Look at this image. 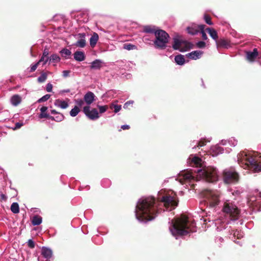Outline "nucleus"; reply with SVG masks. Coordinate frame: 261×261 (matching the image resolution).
Returning <instances> with one entry per match:
<instances>
[{
    "label": "nucleus",
    "instance_id": "obj_1",
    "mask_svg": "<svg viewBox=\"0 0 261 261\" xmlns=\"http://www.w3.org/2000/svg\"><path fill=\"white\" fill-rule=\"evenodd\" d=\"M158 199L160 202L156 201L154 197H148L139 199L137 203L135 211L136 219L141 223L153 220L158 213H160V204H163L168 211L174 209L178 205V200L175 193L165 194L159 195Z\"/></svg>",
    "mask_w": 261,
    "mask_h": 261
},
{
    "label": "nucleus",
    "instance_id": "obj_2",
    "mask_svg": "<svg viewBox=\"0 0 261 261\" xmlns=\"http://www.w3.org/2000/svg\"><path fill=\"white\" fill-rule=\"evenodd\" d=\"M188 163L190 166L198 169L194 172L189 170L181 172L177 179L181 185L185 182L191 183L194 180H203L208 182H214L218 180L217 170L213 167H206L199 157L191 154L188 159Z\"/></svg>",
    "mask_w": 261,
    "mask_h": 261
},
{
    "label": "nucleus",
    "instance_id": "obj_3",
    "mask_svg": "<svg viewBox=\"0 0 261 261\" xmlns=\"http://www.w3.org/2000/svg\"><path fill=\"white\" fill-rule=\"evenodd\" d=\"M169 228L172 235L176 239L179 237L196 231L195 221L185 216H182L174 221L172 220Z\"/></svg>",
    "mask_w": 261,
    "mask_h": 261
},
{
    "label": "nucleus",
    "instance_id": "obj_4",
    "mask_svg": "<svg viewBox=\"0 0 261 261\" xmlns=\"http://www.w3.org/2000/svg\"><path fill=\"white\" fill-rule=\"evenodd\" d=\"M238 164L244 168H249L254 172L261 171V155L258 152L243 151L237 156Z\"/></svg>",
    "mask_w": 261,
    "mask_h": 261
},
{
    "label": "nucleus",
    "instance_id": "obj_5",
    "mask_svg": "<svg viewBox=\"0 0 261 261\" xmlns=\"http://www.w3.org/2000/svg\"><path fill=\"white\" fill-rule=\"evenodd\" d=\"M221 212L225 217V220L223 222L224 226H220V228L225 229L226 225L237 220L240 215V211L234 202L229 199H223L222 201L221 206Z\"/></svg>",
    "mask_w": 261,
    "mask_h": 261
},
{
    "label": "nucleus",
    "instance_id": "obj_6",
    "mask_svg": "<svg viewBox=\"0 0 261 261\" xmlns=\"http://www.w3.org/2000/svg\"><path fill=\"white\" fill-rule=\"evenodd\" d=\"M203 202L207 207L217 211L221 208L220 193L217 190H205L202 192Z\"/></svg>",
    "mask_w": 261,
    "mask_h": 261
},
{
    "label": "nucleus",
    "instance_id": "obj_7",
    "mask_svg": "<svg viewBox=\"0 0 261 261\" xmlns=\"http://www.w3.org/2000/svg\"><path fill=\"white\" fill-rule=\"evenodd\" d=\"M155 39L153 41L155 48L160 49H165L169 41V34L163 30L158 29L155 32Z\"/></svg>",
    "mask_w": 261,
    "mask_h": 261
},
{
    "label": "nucleus",
    "instance_id": "obj_8",
    "mask_svg": "<svg viewBox=\"0 0 261 261\" xmlns=\"http://www.w3.org/2000/svg\"><path fill=\"white\" fill-rule=\"evenodd\" d=\"M239 174L234 168H226L223 171L222 178L225 184H234L239 180Z\"/></svg>",
    "mask_w": 261,
    "mask_h": 261
},
{
    "label": "nucleus",
    "instance_id": "obj_9",
    "mask_svg": "<svg viewBox=\"0 0 261 261\" xmlns=\"http://www.w3.org/2000/svg\"><path fill=\"white\" fill-rule=\"evenodd\" d=\"M172 47L174 50H178L181 52H184L190 48V45L187 42L184 41L178 38H174Z\"/></svg>",
    "mask_w": 261,
    "mask_h": 261
},
{
    "label": "nucleus",
    "instance_id": "obj_10",
    "mask_svg": "<svg viewBox=\"0 0 261 261\" xmlns=\"http://www.w3.org/2000/svg\"><path fill=\"white\" fill-rule=\"evenodd\" d=\"M83 112L85 115L90 119L95 120L99 118V115L97 110L96 109L90 110L89 106L84 107Z\"/></svg>",
    "mask_w": 261,
    "mask_h": 261
},
{
    "label": "nucleus",
    "instance_id": "obj_11",
    "mask_svg": "<svg viewBox=\"0 0 261 261\" xmlns=\"http://www.w3.org/2000/svg\"><path fill=\"white\" fill-rule=\"evenodd\" d=\"M75 37L78 39V40L74 43V45L81 48L84 47L86 45V34L85 33H78L75 35Z\"/></svg>",
    "mask_w": 261,
    "mask_h": 261
},
{
    "label": "nucleus",
    "instance_id": "obj_12",
    "mask_svg": "<svg viewBox=\"0 0 261 261\" xmlns=\"http://www.w3.org/2000/svg\"><path fill=\"white\" fill-rule=\"evenodd\" d=\"M41 254L45 259H50L53 255V252L51 248L43 246L41 248Z\"/></svg>",
    "mask_w": 261,
    "mask_h": 261
},
{
    "label": "nucleus",
    "instance_id": "obj_13",
    "mask_svg": "<svg viewBox=\"0 0 261 261\" xmlns=\"http://www.w3.org/2000/svg\"><path fill=\"white\" fill-rule=\"evenodd\" d=\"M203 54V52L202 51L194 50L187 54L186 55V56L187 57L190 59L196 60L200 59L201 57Z\"/></svg>",
    "mask_w": 261,
    "mask_h": 261
},
{
    "label": "nucleus",
    "instance_id": "obj_14",
    "mask_svg": "<svg viewBox=\"0 0 261 261\" xmlns=\"http://www.w3.org/2000/svg\"><path fill=\"white\" fill-rule=\"evenodd\" d=\"M95 95L91 91L87 92L84 96V100L85 102L89 106L94 101H95Z\"/></svg>",
    "mask_w": 261,
    "mask_h": 261
},
{
    "label": "nucleus",
    "instance_id": "obj_15",
    "mask_svg": "<svg viewBox=\"0 0 261 261\" xmlns=\"http://www.w3.org/2000/svg\"><path fill=\"white\" fill-rule=\"evenodd\" d=\"M257 49L254 48L252 51L246 52V58L249 62H253L258 56Z\"/></svg>",
    "mask_w": 261,
    "mask_h": 261
},
{
    "label": "nucleus",
    "instance_id": "obj_16",
    "mask_svg": "<svg viewBox=\"0 0 261 261\" xmlns=\"http://www.w3.org/2000/svg\"><path fill=\"white\" fill-rule=\"evenodd\" d=\"M187 30L189 34L195 35L200 32L199 25L193 24L191 26L187 27Z\"/></svg>",
    "mask_w": 261,
    "mask_h": 261
},
{
    "label": "nucleus",
    "instance_id": "obj_17",
    "mask_svg": "<svg viewBox=\"0 0 261 261\" xmlns=\"http://www.w3.org/2000/svg\"><path fill=\"white\" fill-rule=\"evenodd\" d=\"M211 150L213 152L212 155L213 156H217L219 154L222 153L224 152L223 148L221 147L219 144L212 147Z\"/></svg>",
    "mask_w": 261,
    "mask_h": 261
},
{
    "label": "nucleus",
    "instance_id": "obj_18",
    "mask_svg": "<svg viewBox=\"0 0 261 261\" xmlns=\"http://www.w3.org/2000/svg\"><path fill=\"white\" fill-rule=\"evenodd\" d=\"M47 110V107L43 106L41 108L40 111L41 113L39 115V117L41 119L42 118H48V119H53V116H50L48 114L46 113V111Z\"/></svg>",
    "mask_w": 261,
    "mask_h": 261
},
{
    "label": "nucleus",
    "instance_id": "obj_19",
    "mask_svg": "<svg viewBox=\"0 0 261 261\" xmlns=\"http://www.w3.org/2000/svg\"><path fill=\"white\" fill-rule=\"evenodd\" d=\"M74 59L79 62H81L85 59V55L83 51L77 50L74 53Z\"/></svg>",
    "mask_w": 261,
    "mask_h": 261
},
{
    "label": "nucleus",
    "instance_id": "obj_20",
    "mask_svg": "<svg viewBox=\"0 0 261 261\" xmlns=\"http://www.w3.org/2000/svg\"><path fill=\"white\" fill-rule=\"evenodd\" d=\"M54 104L56 107L63 109H65L69 106L68 103L66 101L63 100H60L59 99H56Z\"/></svg>",
    "mask_w": 261,
    "mask_h": 261
},
{
    "label": "nucleus",
    "instance_id": "obj_21",
    "mask_svg": "<svg viewBox=\"0 0 261 261\" xmlns=\"http://www.w3.org/2000/svg\"><path fill=\"white\" fill-rule=\"evenodd\" d=\"M102 61L99 59L93 61L90 65V68L92 69L99 70L102 67Z\"/></svg>",
    "mask_w": 261,
    "mask_h": 261
},
{
    "label": "nucleus",
    "instance_id": "obj_22",
    "mask_svg": "<svg viewBox=\"0 0 261 261\" xmlns=\"http://www.w3.org/2000/svg\"><path fill=\"white\" fill-rule=\"evenodd\" d=\"M206 144L205 140H201L199 141H193L190 144V146L192 147L193 149L196 148V147H198L199 148L201 147L204 146Z\"/></svg>",
    "mask_w": 261,
    "mask_h": 261
},
{
    "label": "nucleus",
    "instance_id": "obj_23",
    "mask_svg": "<svg viewBox=\"0 0 261 261\" xmlns=\"http://www.w3.org/2000/svg\"><path fill=\"white\" fill-rule=\"evenodd\" d=\"M99 39V36L97 33L94 32L90 38L89 42L90 45L92 47H94Z\"/></svg>",
    "mask_w": 261,
    "mask_h": 261
},
{
    "label": "nucleus",
    "instance_id": "obj_24",
    "mask_svg": "<svg viewBox=\"0 0 261 261\" xmlns=\"http://www.w3.org/2000/svg\"><path fill=\"white\" fill-rule=\"evenodd\" d=\"M143 32L146 33L153 34L155 35L157 30H156L155 26L145 25L143 27Z\"/></svg>",
    "mask_w": 261,
    "mask_h": 261
},
{
    "label": "nucleus",
    "instance_id": "obj_25",
    "mask_svg": "<svg viewBox=\"0 0 261 261\" xmlns=\"http://www.w3.org/2000/svg\"><path fill=\"white\" fill-rule=\"evenodd\" d=\"M60 57L57 54H53L49 58H47L43 63V65L46 64V63L49 61V62L57 63L60 61Z\"/></svg>",
    "mask_w": 261,
    "mask_h": 261
},
{
    "label": "nucleus",
    "instance_id": "obj_26",
    "mask_svg": "<svg viewBox=\"0 0 261 261\" xmlns=\"http://www.w3.org/2000/svg\"><path fill=\"white\" fill-rule=\"evenodd\" d=\"M174 60L175 63L179 65H183L185 63L184 56L180 54L175 56Z\"/></svg>",
    "mask_w": 261,
    "mask_h": 261
},
{
    "label": "nucleus",
    "instance_id": "obj_27",
    "mask_svg": "<svg viewBox=\"0 0 261 261\" xmlns=\"http://www.w3.org/2000/svg\"><path fill=\"white\" fill-rule=\"evenodd\" d=\"M21 102V97L18 95H14L11 98V103L14 106H18Z\"/></svg>",
    "mask_w": 261,
    "mask_h": 261
},
{
    "label": "nucleus",
    "instance_id": "obj_28",
    "mask_svg": "<svg viewBox=\"0 0 261 261\" xmlns=\"http://www.w3.org/2000/svg\"><path fill=\"white\" fill-rule=\"evenodd\" d=\"M60 53L61 54V56L66 59H69L71 55V51L66 48L62 49L60 51Z\"/></svg>",
    "mask_w": 261,
    "mask_h": 261
},
{
    "label": "nucleus",
    "instance_id": "obj_29",
    "mask_svg": "<svg viewBox=\"0 0 261 261\" xmlns=\"http://www.w3.org/2000/svg\"><path fill=\"white\" fill-rule=\"evenodd\" d=\"M42 222V217L40 216L35 215L34 216L32 220V224L34 226H37L40 225Z\"/></svg>",
    "mask_w": 261,
    "mask_h": 261
},
{
    "label": "nucleus",
    "instance_id": "obj_30",
    "mask_svg": "<svg viewBox=\"0 0 261 261\" xmlns=\"http://www.w3.org/2000/svg\"><path fill=\"white\" fill-rule=\"evenodd\" d=\"M206 31L210 34V36L215 40H217L218 39V35L217 32L213 29L208 28L206 29Z\"/></svg>",
    "mask_w": 261,
    "mask_h": 261
},
{
    "label": "nucleus",
    "instance_id": "obj_31",
    "mask_svg": "<svg viewBox=\"0 0 261 261\" xmlns=\"http://www.w3.org/2000/svg\"><path fill=\"white\" fill-rule=\"evenodd\" d=\"M117 102V101H116L115 102H113L110 105V108L111 109H114V111L115 113L119 112L121 110V106L115 103Z\"/></svg>",
    "mask_w": 261,
    "mask_h": 261
},
{
    "label": "nucleus",
    "instance_id": "obj_32",
    "mask_svg": "<svg viewBox=\"0 0 261 261\" xmlns=\"http://www.w3.org/2000/svg\"><path fill=\"white\" fill-rule=\"evenodd\" d=\"M11 211L14 214H18L19 212V207L18 203L13 202L11 205Z\"/></svg>",
    "mask_w": 261,
    "mask_h": 261
},
{
    "label": "nucleus",
    "instance_id": "obj_33",
    "mask_svg": "<svg viewBox=\"0 0 261 261\" xmlns=\"http://www.w3.org/2000/svg\"><path fill=\"white\" fill-rule=\"evenodd\" d=\"M80 112V110L78 106H75L73 109L70 111V115L71 117H75Z\"/></svg>",
    "mask_w": 261,
    "mask_h": 261
},
{
    "label": "nucleus",
    "instance_id": "obj_34",
    "mask_svg": "<svg viewBox=\"0 0 261 261\" xmlns=\"http://www.w3.org/2000/svg\"><path fill=\"white\" fill-rule=\"evenodd\" d=\"M219 45L223 47L228 48L230 47L229 42L225 39H220L219 41Z\"/></svg>",
    "mask_w": 261,
    "mask_h": 261
},
{
    "label": "nucleus",
    "instance_id": "obj_35",
    "mask_svg": "<svg viewBox=\"0 0 261 261\" xmlns=\"http://www.w3.org/2000/svg\"><path fill=\"white\" fill-rule=\"evenodd\" d=\"M204 28H205V25L199 24V29H200V32L202 35V38L203 40H207V35H206L205 32H204Z\"/></svg>",
    "mask_w": 261,
    "mask_h": 261
},
{
    "label": "nucleus",
    "instance_id": "obj_36",
    "mask_svg": "<svg viewBox=\"0 0 261 261\" xmlns=\"http://www.w3.org/2000/svg\"><path fill=\"white\" fill-rule=\"evenodd\" d=\"M230 234H233L234 238L237 237L238 239H240L243 237L242 233L238 230H231Z\"/></svg>",
    "mask_w": 261,
    "mask_h": 261
},
{
    "label": "nucleus",
    "instance_id": "obj_37",
    "mask_svg": "<svg viewBox=\"0 0 261 261\" xmlns=\"http://www.w3.org/2000/svg\"><path fill=\"white\" fill-rule=\"evenodd\" d=\"M123 48L126 50H130L136 49L137 46L130 43H127L124 44Z\"/></svg>",
    "mask_w": 261,
    "mask_h": 261
},
{
    "label": "nucleus",
    "instance_id": "obj_38",
    "mask_svg": "<svg viewBox=\"0 0 261 261\" xmlns=\"http://www.w3.org/2000/svg\"><path fill=\"white\" fill-rule=\"evenodd\" d=\"M64 119V115L61 113H58V116L54 117H53V119H50L52 120H55L57 122H60L62 121Z\"/></svg>",
    "mask_w": 261,
    "mask_h": 261
},
{
    "label": "nucleus",
    "instance_id": "obj_39",
    "mask_svg": "<svg viewBox=\"0 0 261 261\" xmlns=\"http://www.w3.org/2000/svg\"><path fill=\"white\" fill-rule=\"evenodd\" d=\"M238 141L233 137L228 140V144L231 146L234 147L237 145Z\"/></svg>",
    "mask_w": 261,
    "mask_h": 261
},
{
    "label": "nucleus",
    "instance_id": "obj_40",
    "mask_svg": "<svg viewBox=\"0 0 261 261\" xmlns=\"http://www.w3.org/2000/svg\"><path fill=\"white\" fill-rule=\"evenodd\" d=\"M47 79V75L45 73H42L40 76L38 77V82L39 83L44 82Z\"/></svg>",
    "mask_w": 261,
    "mask_h": 261
},
{
    "label": "nucleus",
    "instance_id": "obj_41",
    "mask_svg": "<svg viewBox=\"0 0 261 261\" xmlns=\"http://www.w3.org/2000/svg\"><path fill=\"white\" fill-rule=\"evenodd\" d=\"M204 20L205 21V22L208 25H212L213 23L211 20V17L207 15V14H204Z\"/></svg>",
    "mask_w": 261,
    "mask_h": 261
},
{
    "label": "nucleus",
    "instance_id": "obj_42",
    "mask_svg": "<svg viewBox=\"0 0 261 261\" xmlns=\"http://www.w3.org/2000/svg\"><path fill=\"white\" fill-rule=\"evenodd\" d=\"M50 97V95L49 94H46L42 96L41 98H39L38 100V102H42L47 101Z\"/></svg>",
    "mask_w": 261,
    "mask_h": 261
},
{
    "label": "nucleus",
    "instance_id": "obj_43",
    "mask_svg": "<svg viewBox=\"0 0 261 261\" xmlns=\"http://www.w3.org/2000/svg\"><path fill=\"white\" fill-rule=\"evenodd\" d=\"M101 184L104 187H108L111 184V181L108 179H105L102 180Z\"/></svg>",
    "mask_w": 261,
    "mask_h": 261
},
{
    "label": "nucleus",
    "instance_id": "obj_44",
    "mask_svg": "<svg viewBox=\"0 0 261 261\" xmlns=\"http://www.w3.org/2000/svg\"><path fill=\"white\" fill-rule=\"evenodd\" d=\"M197 47L199 48H203L205 47L206 44L203 41H199L196 44Z\"/></svg>",
    "mask_w": 261,
    "mask_h": 261
},
{
    "label": "nucleus",
    "instance_id": "obj_45",
    "mask_svg": "<svg viewBox=\"0 0 261 261\" xmlns=\"http://www.w3.org/2000/svg\"><path fill=\"white\" fill-rule=\"evenodd\" d=\"M98 108L99 109V111L100 113H103L107 111L108 109V106H98Z\"/></svg>",
    "mask_w": 261,
    "mask_h": 261
},
{
    "label": "nucleus",
    "instance_id": "obj_46",
    "mask_svg": "<svg viewBox=\"0 0 261 261\" xmlns=\"http://www.w3.org/2000/svg\"><path fill=\"white\" fill-rule=\"evenodd\" d=\"M24 125V123L22 122H18L15 123V127L13 128V130H16L18 128H20L22 126Z\"/></svg>",
    "mask_w": 261,
    "mask_h": 261
},
{
    "label": "nucleus",
    "instance_id": "obj_47",
    "mask_svg": "<svg viewBox=\"0 0 261 261\" xmlns=\"http://www.w3.org/2000/svg\"><path fill=\"white\" fill-rule=\"evenodd\" d=\"M39 65V63H36L34 65H32L30 67V72H32L36 70L37 69L38 65Z\"/></svg>",
    "mask_w": 261,
    "mask_h": 261
},
{
    "label": "nucleus",
    "instance_id": "obj_48",
    "mask_svg": "<svg viewBox=\"0 0 261 261\" xmlns=\"http://www.w3.org/2000/svg\"><path fill=\"white\" fill-rule=\"evenodd\" d=\"M28 245L31 248H34L35 246L34 242L32 240L30 239L28 242Z\"/></svg>",
    "mask_w": 261,
    "mask_h": 261
},
{
    "label": "nucleus",
    "instance_id": "obj_49",
    "mask_svg": "<svg viewBox=\"0 0 261 261\" xmlns=\"http://www.w3.org/2000/svg\"><path fill=\"white\" fill-rule=\"evenodd\" d=\"M134 103V101L129 100L126 102L123 105V108L126 109L128 108V106L130 105H132Z\"/></svg>",
    "mask_w": 261,
    "mask_h": 261
},
{
    "label": "nucleus",
    "instance_id": "obj_50",
    "mask_svg": "<svg viewBox=\"0 0 261 261\" xmlns=\"http://www.w3.org/2000/svg\"><path fill=\"white\" fill-rule=\"evenodd\" d=\"M75 103L79 107H81L84 105V100L82 99H77L75 100Z\"/></svg>",
    "mask_w": 261,
    "mask_h": 261
},
{
    "label": "nucleus",
    "instance_id": "obj_51",
    "mask_svg": "<svg viewBox=\"0 0 261 261\" xmlns=\"http://www.w3.org/2000/svg\"><path fill=\"white\" fill-rule=\"evenodd\" d=\"M53 85L50 83H48L46 87V90L48 92H50L52 91Z\"/></svg>",
    "mask_w": 261,
    "mask_h": 261
},
{
    "label": "nucleus",
    "instance_id": "obj_52",
    "mask_svg": "<svg viewBox=\"0 0 261 261\" xmlns=\"http://www.w3.org/2000/svg\"><path fill=\"white\" fill-rule=\"evenodd\" d=\"M143 40L144 42L146 43L148 41H151L148 35H144L143 37Z\"/></svg>",
    "mask_w": 261,
    "mask_h": 261
},
{
    "label": "nucleus",
    "instance_id": "obj_53",
    "mask_svg": "<svg viewBox=\"0 0 261 261\" xmlns=\"http://www.w3.org/2000/svg\"><path fill=\"white\" fill-rule=\"evenodd\" d=\"M48 54H49V53H48V49H47L46 48L44 49V50H43V54H42V56L46 57V59H47V58H49L48 57Z\"/></svg>",
    "mask_w": 261,
    "mask_h": 261
},
{
    "label": "nucleus",
    "instance_id": "obj_54",
    "mask_svg": "<svg viewBox=\"0 0 261 261\" xmlns=\"http://www.w3.org/2000/svg\"><path fill=\"white\" fill-rule=\"evenodd\" d=\"M62 73H63V76L64 77H66L69 75L70 71L69 70H64Z\"/></svg>",
    "mask_w": 261,
    "mask_h": 261
},
{
    "label": "nucleus",
    "instance_id": "obj_55",
    "mask_svg": "<svg viewBox=\"0 0 261 261\" xmlns=\"http://www.w3.org/2000/svg\"><path fill=\"white\" fill-rule=\"evenodd\" d=\"M228 143V140H222L220 142V144L222 145H226Z\"/></svg>",
    "mask_w": 261,
    "mask_h": 261
},
{
    "label": "nucleus",
    "instance_id": "obj_56",
    "mask_svg": "<svg viewBox=\"0 0 261 261\" xmlns=\"http://www.w3.org/2000/svg\"><path fill=\"white\" fill-rule=\"evenodd\" d=\"M129 125H127V124H124V125H122L121 127V128L122 129H123V130H125V129H128L129 128Z\"/></svg>",
    "mask_w": 261,
    "mask_h": 261
},
{
    "label": "nucleus",
    "instance_id": "obj_57",
    "mask_svg": "<svg viewBox=\"0 0 261 261\" xmlns=\"http://www.w3.org/2000/svg\"><path fill=\"white\" fill-rule=\"evenodd\" d=\"M46 60V57L42 56L40 59L39 60V61L37 63H39V64L42 62H43V63H44L45 60Z\"/></svg>",
    "mask_w": 261,
    "mask_h": 261
},
{
    "label": "nucleus",
    "instance_id": "obj_58",
    "mask_svg": "<svg viewBox=\"0 0 261 261\" xmlns=\"http://www.w3.org/2000/svg\"><path fill=\"white\" fill-rule=\"evenodd\" d=\"M0 197L1 199L3 200H6L7 198V196L4 194H1Z\"/></svg>",
    "mask_w": 261,
    "mask_h": 261
},
{
    "label": "nucleus",
    "instance_id": "obj_59",
    "mask_svg": "<svg viewBox=\"0 0 261 261\" xmlns=\"http://www.w3.org/2000/svg\"><path fill=\"white\" fill-rule=\"evenodd\" d=\"M70 91V89H64V90L61 91L60 93H69Z\"/></svg>",
    "mask_w": 261,
    "mask_h": 261
},
{
    "label": "nucleus",
    "instance_id": "obj_60",
    "mask_svg": "<svg viewBox=\"0 0 261 261\" xmlns=\"http://www.w3.org/2000/svg\"><path fill=\"white\" fill-rule=\"evenodd\" d=\"M59 113L57 112L55 110H51V114L53 115L58 114Z\"/></svg>",
    "mask_w": 261,
    "mask_h": 261
},
{
    "label": "nucleus",
    "instance_id": "obj_61",
    "mask_svg": "<svg viewBox=\"0 0 261 261\" xmlns=\"http://www.w3.org/2000/svg\"><path fill=\"white\" fill-rule=\"evenodd\" d=\"M239 194H240V192L238 190L234 191V192H232V195H234V194L239 195Z\"/></svg>",
    "mask_w": 261,
    "mask_h": 261
},
{
    "label": "nucleus",
    "instance_id": "obj_62",
    "mask_svg": "<svg viewBox=\"0 0 261 261\" xmlns=\"http://www.w3.org/2000/svg\"><path fill=\"white\" fill-rule=\"evenodd\" d=\"M218 239L221 242H223V239L221 237L218 238Z\"/></svg>",
    "mask_w": 261,
    "mask_h": 261
},
{
    "label": "nucleus",
    "instance_id": "obj_63",
    "mask_svg": "<svg viewBox=\"0 0 261 261\" xmlns=\"http://www.w3.org/2000/svg\"><path fill=\"white\" fill-rule=\"evenodd\" d=\"M162 192H162V191H160V192H159V194L160 195H161V194H162Z\"/></svg>",
    "mask_w": 261,
    "mask_h": 261
},
{
    "label": "nucleus",
    "instance_id": "obj_64",
    "mask_svg": "<svg viewBox=\"0 0 261 261\" xmlns=\"http://www.w3.org/2000/svg\"><path fill=\"white\" fill-rule=\"evenodd\" d=\"M259 196L261 198V193L259 194Z\"/></svg>",
    "mask_w": 261,
    "mask_h": 261
}]
</instances>
